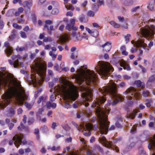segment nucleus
I'll list each match as a JSON object with an SVG mask.
<instances>
[{"instance_id":"1","label":"nucleus","mask_w":155,"mask_h":155,"mask_svg":"<svg viewBox=\"0 0 155 155\" xmlns=\"http://www.w3.org/2000/svg\"><path fill=\"white\" fill-rule=\"evenodd\" d=\"M117 88L116 84L112 81L107 87H103L102 89H100L98 93L99 95L96 98L95 104L93 105V107L97 106L96 108L95 113L98 119L100 133L102 134H106L107 133L110 123L107 120V114L110 109L108 108L107 109L105 107L104 109L102 108L100 105L104 103L106 101V94L110 95L113 99L112 102L109 103L110 105L115 106L119 102L122 101L124 98L120 94H118Z\"/></svg>"},{"instance_id":"2","label":"nucleus","mask_w":155,"mask_h":155,"mask_svg":"<svg viewBox=\"0 0 155 155\" xmlns=\"http://www.w3.org/2000/svg\"><path fill=\"white\" fill-rule=\"evenodd\" d=\"M12 96H15L18 104L22 105L24 101L28 100V96L25 94V91L22 89L20 92L18 91L15 88H11L9 92L7 93L4 96V102L1 106L3 108L5 107L11 101V98Z\"/></svg>"},{"instance_id":"3","label":"nucleus","mask_w":155,"mask_h":155,"mask_svg":"<svg viewBox=\"0 0 155 155\" xmlns=\"http://www.w3.org/2000/svg\"><path fill=\"white\" fill-rule=\"evenodd\" d=\"M77 80L80 84L84 83L91 87L97 86L98 82L97 74L93 71L89 70L83 71L81 75L77 77Z\"/></svg>"},{"instance_id":"4","label":"nucleus","mask_w":155,"mask_h":155,"mask_svg":"<svg viewBox=\"0 0 155 155\" xmlns=\"http://www.w3.org/2000/svg\"><path fill=\"white\" fill-rule=\"evenodd\" d=\"M76 88L69 82L64 83L58 87V90L62 93L65 98L69 101H74L78 96Z\"/></svg>"},{"instance_id":"5","label":"nucleus","mask_w":155,"mask_h":155,"mask_svg":"<svg viewBox=\"0 0 155 155\" xmlns=\"http://www.w3.org/2000/svg\"><path fill=\"white\" fill-rule=\"evenodd\" d=\"M99 67L96 71L104 79H106L108 76L114 71V68L110 63L107 62H99Z\"/></svg>"},{"instance_id":"6","label":"nucleus","mask_w":155,"mask_h":155,"mask_svg":"<svg viewBox=\"0 0 155 155\" xmlns=\"http://www.w3.org/2000/svg\"><path fill=\"white\" fill-rule=\"evenodd\" d=\"M140 32L141 35L147 39H151L153 38L155 32V26L151 25L145 26L144 28H141Z\"/></svg>"},{"instance_id":"7","label":"nucleus","mask_w":155,"mask_h":155,"mask_svg":"<svg viewBox=\"0 0 155 155\" xmlns=\"http://www.w3.org/2000/svg\"><path fill=\"white\" fill-rule=\"evenodd\" d=\"M123 94L126 95L124 96L128 100H131L134 98L138 100L141 97V94L136 89L133 87H131L127 89L123 92Z\"/></svg>"},{"instance_id":"8","label":"nucleus","mask_w":155,"mask_h":155,"mask_svg":"<svg viewBox=\"0 0 155 155\" xmlns=\"http://www.w3.org/2000/svg\"><path fill=\"white\" fill-rule=\"evenodd\" d=\"M14 141V144L17 148L19 147L20 145L23 144L25 145L27 143V142L24 136L21 134H16L13 137L12 140L9 141V144L12 145Z\"/></svg>"},{"instance_id":"9","label":"nucleus","mask_w":155,"mask_h":155,"mask_svg":"<svg viewBox=\"0 0 155 155\" xmlns=\"http://www.w3.org/2000/svg\"><path fill=\"white\" fill-rule=\"evenodd\" d=\"M98 140L100 143H102L105 147L107 148H112L114 150H115L117 152H119V150L117 147H112V143L111 141H108L107 140L106 138L102 135L99 137Z\"/></svg>"},{"instance_id":"10","label":"nucleus","mask_w":155,"mask_h":155,"mask_svg":"<svg viewBox=\"0 0 155 155\" xmlns=\"http://www.w3.org/2000/svg\"><path fill=\"white\" fill-rule=\"evenodd\" d=\"M144 42V41L143 40L140 39L135 41V42H134V41L133 40L131 41V43L132 44L134 45V47H136L137 48L141 47L144 49H147L148 50H149L148 48H150L153 45V42L151 41L148 44V46L147 47V45L146 44L144 43V45H143Z\"/></svg>"},{"instance_id":"11","label":"nucleus","mask_w":155,"mask_h":155,"mask_svg":"<svg viewBox=\"0 0 155 155\" xmlns=\"http://www.w3.org/2000/svg\"><path fill=\"white\" fill-rule=\"evenodd\" d=\"M146 140L148 142L149 149L153 152L152 155H155V135L153 137H150L147 136L146 137Z\"/></svg>"},{"instance_id":"12","label":"nucleus","mask_w":155,"mask_h":155,"mask_svg":"<svg viewBox=\"0 0 155 155\" xmlns=\"http://www.w3.org/2000/svg\"><path fill=\"white\" fill-rule=\"evenodd\" d=\"M12 59L14 61L13 62L11 60L9 59L8 60L9 64L12 65H13L15 68H17L19 65V61L21 59L20 55H13L11 57Z\"/></svg>"},{"instance_id":"13","label":"nucleus","mask_w":155,"mask_h":155,"mask_svg":"<svg viewBox=\"0 0 155 155\" xmlns=\"http://www.w3.org/2000/svg\"><path fill=\"white\" fill-rule=\"evenodd\" d=\"M75 20L74 19H71L70 20V24L67 25L65 27L66 29L70 31L72 29L73 30L76 31L77 30V28L75 26Z\"/></svg>"},{"instance_id":"14","label":"nucleus","mask_w":155,"mask_h":155,"mask_svg":"<svg viewBox=\"0 0 155 155\" xmlns=\"http://www.w3.org/2000/svg\"><path fill=\"white\" fill-rule=\"evenodd\" d=\"M4 45L6 48L5 52L8 56H10L13 52L12 47L11 46L10 44L8 41H5L4 43Z\"/></svg>"},{"instance_id":"15","label":"nucleus","mask_w":155,"mask_h":155,"mask_svg":"<svg viewBox=\"0 0 155 155\" xmlns=\"http://www.w3.org/2000/svg\"><path fill=\"white\" fill-rule=\"evenodd\" d=\"M86 130L87 132L84 133V134L85 136H89L91 135L90 130L93 129V126L90 124L88 123L86 124L85 125Z\"/></svg>"},{"instance_id":"16","label":"nucleus","mask_w":155,"mask_h":155,"mask_svg":"<svg viewBox=\"0 0 155 155\" xmlns=\"http://www.w3.org/2000/svg\"><path fill=\"white\" fill-rule=\"evenodd\" d=\"M47 101V99L46 97L41 96L39 97L37 102L38 104H39L42 102V107H45V104L46 103Z\"/></svg>"},{"instance_id":"17","label":"nucleus","mask_w":155,"mask_h":155,"mask_svg":"<svg viewBox=\"0 0 155 155\" xmlns=\"http://www.w3.org/2000/svg\"><path fill=\"white\" fill-rule=\"evenodd\" d=\"M111 43L109 41H107L104 45H102L103 48V51L107 52L109 51L111 48Z\"/></svg>"},{"instance_id":"18","label":"nucleus","mask_w":155,"mask_h":155,"mask_svg":"<svg viewBox=\"0 0 155 155\" xmlns=\"http://www.w3.org/2000/svg\"><path fill=\"white\" fill-rule=\"evenodd\" d=\"M120 66L123 67L125 70H127V71H130L131 70L129 65L128 64H127L124 60L121 61L120 63Z\"/></svg>"},{"instance_id":"19","label":"nucleus","mask_w":155,"mask_h":155,"mask_svg":"<svg viewBox=\"0 0 155 155\" xmlns=\"http://www.w3.org/2000/svg\"><path fill=\"white\" fill-rule=\"evenodd\" d=\"M47 149L48 150L51 149L52 151H58L61 150V147L59 146H54L51 147V146H48Z\"/></svg>"},{"instance_id":"20","label":"nucleus","mask_w":155,"mask_h":155,"mask_svg":"<svg viewBox=\"0 0 155 155\" xmlns=\"http://www.w3.org/2000/svg\"><path fill=\"white\" fill-rule=\"evenodd\" d=\"M79 20L80 22L83 23L87 22L88 20L86 16L83 14H82L80 16Z\"/></svg>"},{"instance_id":"21","label":"nucleus","mask_w":155,"mask_h":155,"mask_svg":"<svg viewBox=\"0 0 155 155\" xmlns=\"http://www.w3.org/2000/svg\"><path fill=\"white\" fill-rule=\"evenodd\" d=\"M32 5V2L31 0L30 2L25 1L23 3V6L28 9H30Z\"/></svg>"},{"instance_id":"22","label":"nucleus","mask_w":155,"mask_h":155,"mask_svg":"<svg viewBox=\"0 0 155 155\" xmlns=\"http://www.w3.org/2000/svg\"><path fill=\"white\" fill-rule=\"evenodd\" d=\"M5 123L8 124L9 129L12 130L14 126V124L10 122V120L8 118H6L5 120Z\"/></svg>"},{"instance_id":"23","label":"nucleus","mask_w":155,"mask_h":155,"mask_svg":"<svg viewBox=\"0 0 155 155\" xmlns=\"http://www.w3.org/2000/svg\"><path fill=\"white\" fill-rule=\"evenodd\" d=\"M155 80V74L152 75L149 78L148 80L147 84L148 87L150 86L152 82H153Z\"/></svg>"},{"instance_id":"24","label":"nucleus","mask_w":155,"mask_h":155,"mask_svg":"<svg viewBox=\"0 0 155 155\" xmlns=\"http://www.w3.org/2000/svg\"><path fill=\"white\" fill-rule=\"evenodd\" d=\"M7 114V116L8 117H12L15 114V110L14 109L12 108H10Z\"/></svg>"},{"instance_id":"25","label":"nucleus","mask_w":155,"mask_h":155,"mask_svg":"<svg viewBox=\"0 0 155 155\" xmlns=\"http://www.w3.org/2000/svg\"><path fill=\"white\" fill-rule=\"evenodd\" d=\"M134 83L137 85L138 87H141V88H143L145 86L144 84L140 80L135 81Z\"/></svg>"},{"instance_id":"26","label":"nucleus","mask_w":155,"mask_h":155,"mask_svg":"<svg viewBox=\"0 0 155 155\" xmlns=\"http://www.w3.org/2000/svg\"><path fill=\"white\" fill-rule=\"evenodd\" d=\"M34 103V101H32L31 103H29L27 102H25V106L28 108L29 110H30L33 107Z\"/></svg>"},{"instance_id":"27","label":"nucleus","mask_w":155,"mask_h":155,"mask_svg":"<svg viewBox=\"0 0 155 155\" xmlns=\"http://www.w3.org/2000/svg\"><path fill=\"white\" fill-rule=\"evenodd\" d=\"M96 12V10H89L87 13V15L90 17H93Z\"/></svg>"},{"instance_id":"28","label":"nucleus","mask_w":155,"mask_h":155,"mask_svg":"<svg viewBox=\"0 0 155 155\" xmlns=\"http://www.w3.org/2000/svg\"><path fill=\"white\" fill-rule=\"evenodd\" d=\"M138 112V111L137 109H135L134 110L133 112L129 114V118L131 119H133L134 118L135 116L136 115V114Z\"/></svg>"},{"instance_id":"29","label":"nucleus","mask_w":155,"mask_h":155,"mask_svg":"<svg viewBox=\"0 0 155 155\" xmlns=\"http://www.w3.org/2000/svg\"><path fill=\"white\" fill-rule=\"evenodd\" d=\"M110 23L115 28H117L120 26V25L114 21H111L110 22Z\"/></svg>"},{"instance_id":"30","label":"nucleus","mask_w":155,"mask_h":155,"mask_svg":"<svg viewBox=\"0 0 155 155\" xmlns=\"http://www.w3.org/2000/svg\"><path fill=\"white\" fill-rule=\"evenodd\" d=\"M78 54L77 52H72L70 56V58L74 59L78 58Z\"/></svg>"},{"instance_id":"31","label":"nucleus","mask_w":155,"mask_h":155,"mask_svg":"<svg viewBox=\"0 0 155 155\" xmlns=\"http://www.w3.org/2000/svg\"><path fill=\"white\" fill-rule=\"evenodd\" d=\"M92 94H86L85 95V100L87 101H90L91 100Z\"/></svg>"},{"instance_id":"32","label":"nucleus","mask_w":155,"mask_h":155,"mask_svg":"<svg viewBox=\"0 0 155 155\" xmlns=\"http://www.w3.org/2000/svg\"><path fill=\"white\" fill-rule=\"evenodd\" d=\"M63 107L65 108L68 109L71 107V106L70 104L69 103L66 101L64 103V105H63Z\"/></svg>"},{"instance_id":"33","label":"nucleus","mask_w":155,"mask_h":155,"mask_svg":"<svg viewBox=\"0 0 155 155\" xmlns=\"http://www.w3.org/2000/svg\"><path fill=\"white\" fill-rule=\"evenodd\" d=\"M16 31L13 30L11 32V35L9 37L10 39H11L14 38L15 36Z\"/></svg>"},{"instance_id":"34","label":"nucleus","mask_w":155,"mask_h":155,"mask_svg":"<svg viewBox=\"0 0 155 155\" xmlns=\"http://www.w3.org/2000/svg\"><path fill=\"white\" fill-rule=\"evenodd\" d=\"M126 86V83L124 82H122L120 83L118 85V88H123L125 87Z\"/></svg>"},{"instance_id":"35","label":"nucleus","mask_w":155,"mask_h":155,"mask_svg":"<svg viewBox=\"0 0 155 155\" xmlns=\"http://www.w3.org/2000/svg\"><path fill=\"white\" fill-rule=\"evenodd\" d=\"M98 35L99 32L98 31H93L91 35L93 37L96 38L98 36Z\"/></svg>"},{"instance_id":"36","label":"nucleus","mask_w":155,"mask_h":155,"mask_svg":"<svg viewBox=\"0 0 155 155\" xmlns=\"http://www.w3.org/2000/svg\"><path fill=\"white\" fill-rule=\"evenodd\" d=\"M40 130L43 132H46L48 131L47 127L45 125L42 126L40 128Z\"/></svg>"},{"instance_id":"37","label":"nucleus","mask_w":155,"mask_h":155,"mask_svg":"<svg viewBox=\"0 0 155 155\" xmlns=\"http://www.w3.org/2000/svg\"><path fill=\"white\" fill-rule=\"evenodd\" d=\"M52 40L51 37H45L43 39L44 42H51Z\"/></svg>"},{"instance_id":"38","label":"nucleus","mask_w":155,"mask_h":155,"mask_svg":"<svg viewBox=\"0 0 155 155\" xmlns=\"http://www.w3.org/2000/svg\"><path fill=\"white\" fill-rule=\"evenodd\" d=\"M35 121V119L33 117H30L29 118L28 123L29 125L32 124Z\"/></svg>"},{"instance_id":"39","label":"nucleus","mask_w":155,"mask_h":155,"mask_svg":"<svg viewBox=\"0 0 155 155\" xmlns=\"http://www.w3.org/2000/svg\"><path fill=\"white\" fill-rule=\"evenodd\" d=\"M13 27L16 29H21L22 28V27L20 26H19L17 24V23H13Z\"/></svg>"},{"instance_id":"40","label":"nucleus","mask_w":155,"mask_h":155,"mask_svg":"<svg viewBox=\"0 0 155 155\" xmlns=\"http://www.w3.org/2000/svg\"><path fill=\"white\" fill-rule=\"evenodd\" d=\"M147 8L149 10H153L154 9L153 5L151 3H150L148 4Z\"/></svg>"},{"instance_id":"41","label":"nucleus","mask_w":155,"mask_h":155,"mask_svg":"<svg viewBox=\"0 0 155 155\" xmlns=\"http://www.w3.org/2000/svg\"><path fill=\"white\" fill-rule=\"evenodd\" d=\"M37 18L36 15L35 14L32 15V21L34 24L36 23Z\"/></svg>"},{"instance_id":"42","label":"nucleus","mask_w":155,"mask_h":155,"mask_svg":"<svg viewBox=\"0 0 155 155\" xmlns=\"http://www.w3.org/2000/svg\"><path fill=\"white\" fill-rule=\"evenodd\" d=\"M142 94L144 97H147L149 94V92L147 91H144L143 92Z\"/></svg>"},{"instance_id":"43","label":"nucleus","mask_w":155,"mask_h":155,"mask_svg":"<svg viewBox=\"0 0 155 155\" xmlns=\"http://www.w3.org/2000/svg\"><path fill=\"white\" fill-rule=\"evenodd\" d=\"M130 36V35L129 34H127L126 35L124 36V37L125 38V40L126 41V43H127L129 41V37Z\"/></svg>"},{"instance_id":"44","label":"nucleus","mask_w":155,"mask_h":155,"mask_svg":"<svg viewBox=\"0 0 155 155\" xmlns=\"http://www.w3.org/2000/svg\"><path fill=\"white\" fill-rule=\"evenodd\" d=\"M20 34L21 35V37L23 38H26V33L22 31H21L20 32Z\"/></svg>"},{"instance_id":"45","label":"nucleus","mask_w":155,"mask_h":155,"mask_svg":"<svg viewBox=\"0 0 155 155\" xmlns=\"http://www.w3.org/2000/svg\"><path fill=\"white\" fill-rule=\"evenodd\" d=\"M51 103L50 102H48L46 101V103L45 104V107L46 106L47 107L48 109H50L51 107Z\"/></svg>"},{"instance_id":"46","label":"nucleus","mask_w":155,"mask_h":155,"mask_svg":"<svg viewBox=\"0 0 155 155\" xmlns=\"http://www.w3.org/2000/svg\"><path fill=\"white\" fill-rule=\"evenodd\" d=\"M51 3L55 7H58L59 6L58 3L57 2L53 1Z\"/></svg>"},{"instance_id":"47","label":"nucleus","mask_w":155,"mask_h":155,"mask_svg":"<svg viewBox=\"0 0 155 155\" xmlns=\"http://www.w3.org/2000/svg\"><path fill=\"white\" fill-rule=\"evenodd\" d=\"M44 110L42 108H41L39 109L38 112L37 113L36 115L37 116H38L41 114L43 112Z\"/></svg>"},{"instance_id":"48","label":"nucleus","mask_w":155,"mask_h":155,"mask_svg":"<svg viewBox=\"0 0 155 155\" xmlns=\"http://www.w3.org/2000/svg\"><path fill=\"white\" fill-rule=\"evenodd\" d=\"M4 26V24L3 21L2 20H0V29H2Z\"/></svg>"},{"instance_id":"49","label":"nucleus","mask_w":155,"mask_h":155,"mask_svg":"<svg viewBox=\"0 0 155 155\" xmlns=\"http://www.w3.org/2000/svg\"><path fill=\"white\" fill-rule=\"evenodd\" d=\"M72 124L76 127V128L78 130L80 131V129L79 128V127L78 125L75 122H72Z\"/></svg>"},{"instance_id":"50","label":"nucleus","mask_w":155,"mask_h":155,"mask_svg":"<svg viewBox=\"0 0 155 155\" xmlns=\"http://www.w3.org/2000/svg\"><path fill=\"white\" fill-rule=\"evenodd\" d=\"M139 153L141 155H144L146 154V152L143 149H141L139 151Z\"/></svg>"},{"instance_id":"51","label":"nucleus","mask_w":155,"mask_h":155,"mask_svg":"<svg viewBox=\"0 0 155 155\" xmlns=\"http://www.w3.org/2000/svg\"><path fill=\"white\" fill-rule=\"evenodd\" d=\"M54 95L52 94L51 95L50 97V100L51 101H54L55 99H56Z\"/></svg>"},{"instance_id":"52","label":"nucleus","mask_w":155,"mask_h":155,"mask_svg":"<svg viewBox=\"0 0 155 155\" xmlns=\"http://www.w3.org/2000/svg\"><path fill=\"white\" fill-rule=\"evenodd\" d=\"M46 0H38V4L39 5H42L45 3Z\"/></svg>"},{"instance_id":"53","label":"nucleus","mask_w":155,"mask_h":155,"mask_svg":"<svg viewBox=\"0 0 155 155\" xmlns=\"http://www.w3.org/2000/svg\"><path fill=\"white\" fill-rule=\"evenodd\" d=\"M51 13L54 15H57L58 14L59 12V10H52Z\"/></svg>"},{"instance_id":"54","label":"nucleus","mask_w":155,"mask_h":155,"mask_svg":"<svg viewBox=\"0 0 155 155\" xmlns=\"http://www.w3.org/2000/svg\"><path fill=\"white\" fill-rule=\"evenodd\" d=\"M18 50L19 51H24L25 50V48L23 47H18L17 48V50Z\"/></svg>"},{"instance_id":"55","label":"nucleus","mask_w":155,"mask_h":155,"mask_svg":"<svg viewBox=\"0 0 155 155\" xmlns=\"http://www.w3.org/2000/svg\"><path fill=\"white\" fill-rule=\"evenodd\" d=\"M96 148L100 152H103V150L99 146L97 145L96 147Z\"/></svg>"},{"instance_id":"56","label":"nucleus","mask_w":155,"mask_h":155,"mask_svg":"<svg viewBox=\"0 0 155 155\" xmlns=\"http://www.w3.org/2000/svg\"><path fill=\"white\" fill-rule=\"evenodd\" d=\"M23 10H18V12H16L15 13V16H18L19 15L20 13H21L23 12Z\"/></svg>"},{"instance_id":"57","label":"nucleus","mask_w":155,"mask_h":155,"mask_svg":"<svg viewBox=\"0 0 155 155\" xmlns=\"http://www.w3.org/2000/svg\"><path fill=\"white\" fill-rule=\"evenodd\" d=\"M78 104L76 102H75L73 105V107L74 108H76L78 107Z\"/></svg>"},{"instance_id":"58","label":"nucleus","mask_w":155,"mask_h":155,"mask_svg":"<svg viewBox=\"0 0 155 155\" xmlns=\"http://www.w3.org/2000/svg\"><path fill=\"white\" fill-rule=\"evenodd\" d=\"M93 26L94 27L99 28L100 26L97 23L94 22L92 23Z\"/></svg>"},{"instance_id":"59","label":"nucleus","mask_w":155,"mask_h":155,"mask_svg":"<svg viewBox=\"0 0 155 155\" xmlns=\"http://www.w3.org/2000/svg\"><path fill=\"white\" fill-rule=\"evenodd\" d=\"M66 15L67 16H70L71 17L73 15V12L71 11L68 12L67 13Z\"/></svg>"},{"instance_id":"60","label":"nucleus","mask_w":155,"mask_h":155,"mask_svg":"<svg viewBox=\"0 0 155 155\" xmlns=\"http://www.w3.org/2000/svg\"><path fill=\"white\" fill-rule=\"evenodd\" d=\"M17 111V113L18 114H21L23 112V110L21 108H19L18 109Z\"/></svg>"},{"instance_id":"61","label":"nucleus","mask_w":155,"mask_h":155,"mask_svg":"<svg viewBox=\"0 0 155 155\" xmlns=\"http://www.w3.org/2000/svg\"><path fill=\"white\" fill-rule=\"evenodd\" d=\"M80 61L78 60H75L74 61H73V63L74 65H77L79 64V63Z\"/></svg>"},{"instance_id":"62","label":"nucleus","mask_w":155,"mask_h":155,"mask_svg":"<svg viewBox=\"0 0 155 155\" xmlns=\"http://www.w3.org/2000/svg\"><path fill=\"white\" fill-rule=\"evenodd\" d=\"M19 153L21 155L23 154L24 153V150L22 149H21L18 150Z\"/></svg>"},{"instance_id":"63","label":"nucleus","mask_w":155,"mask_h":155,"mask_svg":"<svg viewBox=\"0 0 155 155\" xmlns=\"http://www.w3.org/2000/svg\"><path fill=\"white\" fill-rule=\"evenodd\" d=\"M85 29H86V31H87L89 34H90L91 35L92 34V32H93V31H91L89 28H88L86 27Z\"/></svg>"},{"instance_id":"64","label":"nucleus","mask_w":155,"mask_h":155,"mask_svg":"<svg viewBox=\"0 0 155 155\" xmlns=\"http://www.w3.org/2000/svg\"><path fill=\"white\" fill-rule=\"evenodd\" d=\"M82 36V37L83 38L86 39L87 40L88 39V38H87L88 36H87V35H86V34L85 33H83V34Z\"/></svg>"}]
</instances>
